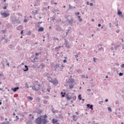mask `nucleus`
<instances>
[{
  "label": "nucleus",
  "mask_w": 124,
  "mask_h": 124,
  "mask_svg": "<svg viewBox=\"0 0 124 124\" xmlns=\"http://www.w3.org/2000/svg\"><path fill=\"white\" fill-rule=\"evenodd\" d=\"M35 124H42V119L41 117H38L36 119Z\"/></svg>",
  "instance_id": "1"
},
{
  "label": "nucleus",
  "mask_w": 124,
  "mask_h": 124,
  "mask_svg": "<svg viewBox=\"0 0 124 124\" xmlns=\"http://www.w3.org/2000/svg\"><path fill=\"white\" fill-rule=\"evenodd\" d=\"M0 14L2 18H6V17H8V16L10 15V14H7L5 12L4 13H1Z\"/></svg>",
  "instance_id": "2"
},
{
  "label": "nucleus",
  "mask_w": 124,
  "mask_h": 124,
  "mask_svg": "<svg viewBox=\"0 0 124 124\" xmlns=\"http://www.w3.org/2000/svg\"><path fill=\"white\" fill-rule=\"evenodd\" d=\"M56 31H62V29L61 28L59 25H56Z\"/></svg>",
  "instance_id": "3"
},
{
  "label": "nucleus",
  "mask_w": 124,
  "mask_h": 124,
  "mask_svg": "<svg viewBox=\"0 0 124 124\" xmlns=\"http://www.w3.org/2000/svg\"><path fill=\"white\" fill-rule=\"evenodd\" d=\"M86 106L87 108H89V109H91L92 110H93V105H91L90 104H88L86 105Z\"/></svg>",
  "instance_id": "4"
},
{
  "label": "nucleus",
  "mask_w": 124,
  "mask_h": 124,
  "mask_svg": "<svg viewBox=\"0 0 124 124\" xmlns=\"http://www.w3.org/2000/svg\"><path fill=\"white\" fill-rule=\"evenodd\" d=\"M48 82H49V83H52V84H54V85H58V83H59L57 80H48Z\"/></svg>",
  "instance_id": "5"
},
{
  "label": "nucleus",
  "mask_w": 124,
  "mask_h": 124,
  "mask_svg": "<svg viewBox=\"0 0 124 124\" xmlns=\"http://www.w3.org/2000/svg\"><path fill=\"white\" fill-rule=\"evenodd\" d=\"M52 124H60V123H58V120H57L55 118H53L52 120Z\"/></svg>",
  "instance_id": "6"
},
{
  "label": "nucleus",
  "mask_w": 124,
  "mask_h": 124,
  "mask_svg": "<svg viewBox=\"0 0 124 124\" xmlns=\"http://www.w3.org/2000/svg\"><path fill=\"white\" fill-rule=\"evenodd\" d=\"M44 76H45V77H47V78H51V76H50V75L48 73H45L44 74Z\"/></svg>",
  "instance_id": "7"
},
{
  "label": "nucleus",
  "mask_w": 124,
  "mask_h": 124,
  "mask_svg": "<svg viewBox=\"0 0 124 124\" xmlns=\"http://www.w3.org/2000/svg\"><path fill=\"white\" fill-rule=\"evenodd\" d=\"M34 113H36L38 115H40L42 113V110L39 109L38 110H35Z\"/></svg>",
  "instance_id": "8"
},
{
  "label": "nucleus",
  "mask_w": 124,
  "mask_h": 124,
  "mask_svg": "<svg viewBox=\"0 0 124 124\" xmlns=\"http://www.w3.org/2000/svg\"><path fill=\"white\" fill-rule=\"evenodd\" d=\"M11 90L14 92V93H16V92H17V90H19V87H15L14 88H12Z\"/></svg>",
  "instance_id": "9"
},
{
  "label": "nucleus",
  "mask_w": 124,
  "mask_h": 124,
  "mask_svg": "<svg viewBox=\"0 0 124 124\" xmlns=\"http://www.w3.org/2000/svg\"><path fill=\"white\" fill-rule=\"evenodd\" d=\"M41 24H42V22H38L35 25V27L36 28H39L41 26Z\"/></svg>",
  "instance_id": "10"
},
{
  "label": "nucleus",
  "mask_w": 124,
  "mask_h": 124,
  "mask_svg": "<svg viewBox=\"0 0 124 124\" xmlns=\"http://www.w3.org/2000/svg\"><path fill=\"white\" fill-rule=\"evenodd\" d=\"M38 11H39V10L37 9L36 10H34V11H33L32 13L33 15H35L36 14H37Z\"/></svg>",
  "instance_id": "11"
},
{
  "label": "nucleus",
  "mask_w": 124,
  "mask_h": 124,
  "mask_svg": "<svg viewBox=\"0 0 124 124\" xmlns=\"http://www.w3.org/2000/svg\"><path fill=\"white\" fill-rule=\"evenodd\" d=\"M13 22L14 24H21V22L18 19H15L13 21Z\"/></svg>",
  "instance_id": "12"
},
{
  "label": "nucleus",
  "mask_w": 124,
  "mask_h": 124,
  "mask_svg": "<svg viewBox=\"0 0 124 124\" xmlns=\"http://www.w3.org/2000/svg\"><path fill=\"white\" fill-rule=\"evenodd\" d=\"M67 21L69 24H72V23H73V18H72V17H71L70 19H68V18H67Z\"/></svg>",
  "instance_id": "13"
},
{
  "label": "nucleus",
  "mask_w": 124,
  "mask_h": 124,
  "mask_svg": "<svg viewBox=\"0 0 124 124\" xmlns=\"http://www.w3.org/2000/svg\"><path fill=\"white\" fill-rule=\"evenodd\" d=\"M40 117H41V119H44V120H46V118H48V116L46 114L45 115H41Z\"/></svg>",
  "instance_id": "14"
},
{
  "label": "nucleus",
  "mask_w": 124,
  "mask_h": 124,
  "mask_svg": "<svg viewBox=\"0 0 124 124\" xmlns=\"http://www.w3.org/2000/svg\"><path fill=\"white\" fill-rule=\"evenodd\" d=\"M42 122L43 123V124H46L48 122L46 119H42Z\"/></svg>",
  "instance_id": "15"
},
{
  "label": "nucleus",
  "mask_w": 124,
  "mask_h": 124,
  "mask_svg": "<svg viewBox=\"0 0 124 124\" xmlns=\"http://www.w3.org/2000/svg\"><path fill=\"white\" fill-rule=\"evenodd\" d=\"M32 89L33 91H35V92H37V91H38V88L36 89V85L33 86Z\"/></svg>",
  "instance_id": "16"
},
{
  "label": "nucleus",
  "mask_w": 124,
  "mask_h": 124,
  "mask_svg": "<svg viewBox=\"0 0 124 124\" xmlns=\"http://www.w3.org/2000/svg\"><path fill=\"white\" fill-rule=\"evenodd\" d=\"M117 14L118 16H121L122 14H123V12L120 10V9L118 10L117 11Z\"/></svg>",
  "instance_id": "17"
},
{
  "label": "nucleus",
  "mask_w": 124,
  "mask_h": 124,
  "mask_svg": "<svg viewBox=\"0 0 124 124\" xmlns=\"http://www.w3.org/2000/svg\"><path fill=\"white\" fill-rule=\"evenodd\" d=\"M78 119V118L76 115H73V121H76Z\"/></svg>",
  "instance_id": "18"
},
{
  "label": "nucleus",
  "mask_w": 124,
  "mask_h": 124,
  "mask_svg": "<svg viewBox=\"0 0 124 124\" xmlns=\"http://www.w3.org/2000/svg\"><path fill=\"white\" fill-rule=\"evenodd\" d=\"M38 31H44V28H43V27H40L38 30Z\"/></svg>",
  "instance_id": "19"
},
{
  "label": "nucleus",
  "mask_w": 124,
  "mask_h": 124,
  "mask_svg": "<svg viewBox=\"0 0 124 124\" xmlns=\"http://www.w3.org/2000/svg\"><path fill=\"white\" fill-rule=\"evenodd\" d=\"M24 67L26 68V69L23 70V71H28V70H29V67H28V65H25Z\"/></svg>",
  "instance_id": "20"
},
{
  "label": "nucleus",
  "mask_w": 124,
  "mask_h": 124,
  "mask_svg": "<svg viewBox=\"0 0 124 124\" xmlns=\"http://www.w3.org/2000/svg\"><path fill=\"white\" fill-rule=\"evenodd\" d=\"M69 83H74V79H73V78L69 79Z\"/></svg>",
  "instance_id": "21"
},
{
  "label": "nucleus",
  "mask_w": 124,
  "mask_h": 124,
  "mask_svg": "<svg viewBox=\"0 0 124 124\" xmlns=\"http://www.w3.org/2000/svg\"><path fill=\"white\" fill-rule=\"evenodd\" d=\"M38 89V91L40 90V85L39 84L36 85V89Z\"/></svg>",
  "instance_id": "22"
},
{
  "label": "nucleus",
  "mask_w": 124,
  "mask_h": 124,
  "mask_svg": "<svg viewBox=\"0 0 124 124\" xmlns=\"http://www.w3.org/2000/svg\"><path fill=\"white\" fill-rule=\"evenodd\" d=\"M54 67L55 68H59L60 67V63H56Z\"/></svg>",
  "instance_id": "23"
},
{
  "label": "nucleus",
  "mask_w": 124,
  "mask_h": 124,
  "mask_svg": "<svg viewBox=\"0 0 124 124\" xmlns=\"http://www.w3.org/2000/svg\"><path fill=\"white\" fill-rule=\"evenodd\" d=\"M78 19L79 22H82V18H81V16H78Z\"/></svg>",
  "instance_id": "24"
},
{
  "label": "nucleus",
  "mask_w": 124,
  "mask_h": 124,
  "mask_svg": "<svg viewBox=\"0 0 124 124\" xmlns=\"http://www.w3.org/2000/svg\"><path fill=\"white\" fill-rule=\"evenodd\" d=\"M26 124H32V122L31 120H29L26 122Z\"/></svg>",
  "instance_id": "25"
},
{
  "label": "nucleus",
  "mask_w": 124,
  "mask_h": 124,
  "mask_svg": "<svg viewBox=\"0 0 124 124\" xmlns=\"http://www.w3.org/2000/svg\"><path fill=\"white\" fill-rule=\"evenodd\" d=\"M65 97H66V99H67L68 100L71 99V97H69L68 96V94H66Z\"/></svg>",
  "instance_id": "26"
},
{
  "label": "nucleus",
  "mask_w": 124,
  "mask_h": 124,
  "mask_svg": "<svg viewBox=\"0 0 124 124\" xmlns=\"http://www.w3.org/2000/svg\"><path fill=\"white\" fill-rule=\"evenodd\" d=\"M99 50H100V51H102V52H104V48L103 47H99Z\"/></svg>",
  "instance_id": "27"
},
{
  "label": "nucleus",
  "mask_w": 124,
  "mask_h": 124,
  "mask_svg": "<svg viewBox=\"0 0 124 124\" xmlns=\"http://www.w3.org/2000/svg\"><path fill=\"white\" fill-rule=\"evenodd\" d=\"M61 94L62 97H64V96H65L66 93L65 92L64 93L61 92Z\"/></svg>",
  "instance_id": "28"
},
{
  "label": "nucleus",
  "mask_w": 124,
  "mask_h": 124,
  "mask_svg": "<svg viewBox=\"0 0 124 124\" xmlns=\"http://www.w3.org/2000/svg\"><path fill=\"white\" fill-rule=\"evenodd\" d=\"M64 42H65V45L68 44L69 43H68V41H67V40L64 39Z\"/></svg>",
  "instance_id": "29"
},
{
  "label": "nucleus",
  "mask_w": 124,
  "mask_h": 124,
  "mask_svg": "<svg viewBox=\"0 0 124 124\" xmlns=\"http://www.w3.org/2000/svg\"><path fill=\"white\" fill-rule=\"evenodd\" d=\"M40 66H41V68H44L45 67V65L43 63H42L40 65Z\"/></svg>",
  "instance_id": "30"
},
{
  "label": "nucleus",
  "mask_w": 124,
  "mask_h": 124,
  "mask_svg": "<svg viewBox=\"0 0 124 124\" xmlns=\"http://www.w3.org/2000/svg\"><path fill=\"white\" fill-rule=\"evenodd\" d=\"M69 88L70 89H73V88H74V85L70 84L69 85Z\"/></svg>",
  "instance_id": "31"
},
{
  "label": "nucleus",
  "mask_w": 124,
  "mask_h": 124,
  "mask_svg": "<svg viewBox=\"0 0 124 124\" xmlns=\"http://www.w3.org/2000/svg\"><path fill=\"white\" fill-rule=\"evenodd\" d=\"M81 96V94H79L78 96V98L79 100H82V97Z\"/></svg>",
  "instance_id": "32"
},
{
  "label": "nucleus",
  "mask_w": 124,
  "mask_h": 124,
  "mask_svg": "<svg viewBox=\"0 0 124 124\" xmlns=\"http://www.w3.org/2000/svg\"><path fill=\"white\" fill-rule=\"evenodd\" d=\"M119 47H120V45L115 46L114 49H115V50H117V49H118Z\"/></svg>",
  "instance_id": "33"
},
{
  "label": "nucleus",
  "mask_w": 124,
  "mask_h": 124,
  "mask_svg": "<svg viewBox=\"0 0 124 124\" xmlns=\"http://www.w3.org/2000/svg\"><path fill=\"white\" fill-rule=\"evenodd\" d=\"M27 98H28V99H30V100H32L33 99V98H32V97H31V96H28V97H27Z\"/></svg>",
  "instance_id": "34"
},
{
  "label": "nucleus",
  "mask_w": 124,
  "mask_h": 124,
  "mask_svg": "<svg viewBox=\"0 0 124 124\" xmlns=\"http://www.w3.org/2000/svg\"><path fill=\"white\" fill-rule=\"evenodd\" d=\"M1 32L2 33H4V34L6 33V29H5V30H2Z\"/></svg>",
  "instance_id": "35"
},
{
  "label": "nucleus",
  "mask_w": 124,
  "mask_h": 124,
  "mask_svg": "<svg viewBox=\"0 0 124 124\" xmlns=\"http://www.w3.org/2000/svg\"><path fill=\"white\" fill-rule=\"evenodd\" d=\"M51 111H52V113H54V114H55V113H56V111H55L54 108H51Z\"/></svg>",
  "instance_id": "36"
},
{
  "label": "nucleus",
  "mask_w": 124,
  "mask_h": 124,
  "mask_svg": "<svg viewBox=\"0 0 124 124\" xmlns=\"http://www.w3.org/2000/svg\"><path fill=\"white\" fill-rule=\"evenodd\" d=\"M69 9H73V7L70 5V4L69 5Z\"/></svg>",
  "instance_id": "37"
},
{
  "label": "nucleus",
  "mask_w": 124,
  "mask_h": 124,
  "mask_svg": "<svg viewBox=\"0 0 124 124\" xmlns=\"http://www.w3.org/2000/svg\"><path fill=\"white\" fill-rule=\"evenodd\" d=\"M44 98H45V99H49V97L48 96H44Z\"/></svg>",
  "instance_id": "38"
},
{
  "label": "nucleus",
  "mask_w": 124,
  "mask_h": 124,
  "mask_svg": "<svg viewBox=\"0 0 124 124\" xmlns=\"http://www.w3.org/2000/svg\"><path fill=\"white\" fill-rule=\"evenodd\" d=\"M25 87H27V89H29V84L27 82L25 83Z\"/></svg>",
  "instance_id": "39"
},
{
  "label": "nucleus",
  "mask_w": 124,
  "mask_h": 124,
  "mask_svg": "<svg viewBox=\"0 0 124 124\" xmlns=\"http://www.w3.org/2000/svg\"><path fill=\"white\" fill-rule=\"evenodd\" d=\"M108 111H110V112H112V109L110 107L108 108Z\"/></svg>",
  "instance_id": "40"
},
{
  "label": "nucleus",
  "mask_w": 124,
  "mask_h": 124,
  "mask_svg": "<svg viewBox=\"0 0 124 124\" xmlns=\"http://www.w3.org/2000/svg\"><path fill=\"white\" fill-rule=\"evenodd\" d=\"M2 39L5 40L6 41H7L8 40V39H7V38H5V37H2Z\"/></svg>",
  "instance_id": "41"
},
{
  "label": "nucleus",
  "mask_w": 124,
  "mask_h": 124,
  "mask_svg": "<svg viewBox=\"0 0 124 124\" xmlns=\"http://www.w3.org/2000/svg\"><path fill=\"white\" fill-rule=\"evenodd\" d=\"M33 119H34V116H32V117L31 118H30V120H31V121H32V120H33Z\"/></svg>",
  "instance_id": "42"
},
{
  "label": "nucleus",
  "mask_w": 124,
  "mask_h": 124,
  "mask_svg": "<svg viewBox=\"0 0 124 124\" xmlns=\"http://www.w3.org/2000/svg\"><path fill=\"white\" fill-rule=\"evenodd\" d=\"M102 103H103V101H99V104L100 105H102Z\"/></svg>",
  "instance_id": "43"
},
{
  "label": "nucleus",
  "mask_w": 124,
  "mask_h": 124,
  "mask_svg": "<svg viewBox=\"0 0 124 124\" xmlns=\"http://www.w3.org/2000/svg\"><path fill=\"white\" fill-rule=\"evenodd\" d=\"M21 26H19L17 27L16 30H21Z\"/></svg>",
  "instance_id": "44"
},
{
  "label": "nucleus",
  "mask_w": 124,
  "mask_h": 124,
  "mask_svg": "<svg viewBox=\"0 0 124 124\" xmlns=\"http://www.w3.org/2000/svg\"><path fill=\"white\" fill-rule=\"evenodd\" d=\"M39 54H41V52L40 53H36L35 54V56H36V57H38V56H39Z\"/></svg>",
  "instance_id": "45"
},
{
  "label": "nucleus",
  "mask_w": 124,
  "mask_h": 124,
  "mask_svg": "<svg viewBox=\"0 0 124 124\" xmlns=\"http://www.w3.org/2000/svg\"><path fill=\"white\" fill-rule=\"evenodd\" d=\"M76 96H74V97H73L74 101H75V100H76Z\"/></svg>",
  "instance_id": "46"
},
{
  "label": "nucleus",
  "mask_w": 124,
  "mask_h": 124,
  "mask_svg": "<svg viewBox=\"0 0 124 124\" xmlns=\"http://www.w3.org/2000/svg\"><path fill=\"white\" fill-rule=\"evenodd\" d=\"M48 102L47 101V100H44L43 101V103L44 104H46V103H47Z\"/></svg>",
  "instance_id": "47"
},
{
  "label": "nucleus",
  "mask_w": 124,
  "mask_h": 124,
  "mask_svg": "<svg viewBox=\"0 0 124 124\" xmlns=\"http://www.w3.org/2000/svg\"><path fill=\"white\" fill-rule=\"evenodd\" d=\"M93 62H96V61H95L96 60H97V58H95V57L93 58Z\"/></svg>",
  "instance_id": "48"
},
{
  "label": "nucleus",
  "mask_w": 124,
  "mask_h": 124,
  "mask_svg": "<svg viewBox=\"0 0 124 124\" xmlns=\"http://www.w3.org/2000/svg\"><path fill=\"white\" fill-rule=\"evenodd\" d=\"M65 45V47H66V48H70V46H69V45H68V44Z\"/></svg>",
  "instance_id": "49"
},
{
  "label": "nucleus",
  "mask_w": 124,
  "mask_h": 124,
  "mask_svg": "<svg viewBox=\"0 0 124 124\" xmlns=\"http://www.w3.org/2000/svg\"><path fill=\"white\" fill-rule=\"evenodd\" d=\"M44 10H46V11H47V10H48L47 7H44Z\"/></svg>",
  "instance_id": "50"
},
{
  "label": "nucleus",
  "mask_w": 124,
  "mask_h": 124,
  "mask_svg": "<svg viewBox=\"0 0 124 124\" xmlns=\"http://www.w3.org/2000/svg\"><path fill=\"white\" fill-rule=\"evenodd\" d=\"M119 76H123V75H124V73H120L119 74Z\"/></svg>",
  "instance_id": "51"
},
{
  "label": "nucleus",
  "mask_w": 124,
  "mask_h": 124,
  "mask_svg": "<svg viewBox=\"0 0 124 124\" xmlns=\"http://www.w3.org/2000/svg\"><path fill=\"white\" fill-rule=\"evenodd\" d=\"M80 15V13L79 12L75 13V15L76 16H77L78 15Z\"/></svg>",
  "instance_id": "52"
},
{
  "label": "nucleus",
  "mask_w": 124,
  "mask_h": 124,
  "mask_svg": "<svg viewBox=\"0 0 124 124\" xmlns=\"http://www.w3.org/2000/svg\"><path fill=\"white\" fill-rule=\"evenodd\" d=\"M91 84V88H93L94 87H95V85L93 84V83Z\"/></svg>",
  "instance_id": "53"
},
{
  "label": "nucleus",
  "mask_w": 124,
  "mask_h": 124,
  "mask_svg": "<svg viewBox=\"0 0 124 124\" xmlns=\"http://www.w3.org/2000/svg\"><path fill=\"white\" fill-rule=\"evenodd\" d=\"M53 39H54V40H57L58 41H59V38H58L54 37Z\"/></svg>",
  "instance_id": "54"
},
{
  "label": "nucleus",
  "mask_w": 124,
  "mask_h": 124,
  "mask_svg": "<svg viewBox=\"0 0 124 124\" xmlns=\"http://www.w3.org/2000/svg\"><path fill=\"white\" fill-rule=\"evenodd\" d=\"M81 77H82V78H86V76L83 75H81Z\"/></svg>",
  "instance_id": "55"
},
{
  "label": "nucleus",
  "mask_w": 124,
  "mask_h": 124,
  "mask_svg": "<svg viewBox=\"0 0 124 124\" xmlns=\"http://www.w3.org/2000/svg\"><path fill=\"white\" fill-rule=\"evenodd\" d=\"M23 22L24 23H27L28 22V20H27L26 19H24L23 20Z\"/></svg>",
  "instance_id": "56"
},
{
  "label": "nucleus",
  "mask_w": 124,
  "mask_h": 124,
  "mask_svg": "<svg viewBox=\"0 0 124 124\" xmlns=\"http://www.w3.org/2000/svg\"><path fill=\"white\" fill-rule=\"evenodd\" d=\"M70 29H71V27H69V29L66 30L67 31V32H69L70 31Z\"/></svg>",
  "instance_id": "57"
},
{
  "label": "nucleus",
  "mask_w": 124,
  "mask_h": 124,
  "mask_svg": "<svg viewBox=\"0 0 124 124\" xmlns=\"http://www.w3.org/2000/svg\"><path fill=\"white\" fill-rule=\"evenodd\" d=\"M39 3H38V1H37V3H36L35 4H34L35 6H38Z\"/></svg>",
  "instance_id": "58"
},
{
  "label": "nucleus",
  "mask_w": 124,
  "mask_h": 124,
  "mask_svg": "<svg viewBox=\"0 0 124 124\" xmlns=\"http://www.w3.org/2000/svg\"><path fill=\"white\" fill-rule=\"evenodd\" d=\"M7 8V6H5L3 7V9H6Z\"/></svg>",
  "instance_id": "59"
},
{
  "label": "nucleus",
  "mask_w": 124,
  "mask_h": 124,
  "mask_svg": "<svg viewBox=\"0 0 124 124\" xmlns=\"http://www.w3.org/2000/svg\"><path fill=\"white\" fill-rule=\"evenodd\" d=\"M116 33H120V30H118L116 31Z\"/></svg>",
  "instance_id": "60"
},
{
  "label": "nucleus",
  "mask_w": 124,
  "mask_h": 124,
  "mask_svg": "<svg viewBox=\"0 0 124 124\" xmlns=\"http://www.w3.org/2000/svg\"><path fill=\"white\" fill-rule=\"evenodd\" d=\"M89 5H90V6H93V3H90Z\"/></svg>",
  "instance_id": "61"
},
{
  "label": "nucleus",
  "mask_w": 124,
  "mask_h": 124,
  "mask_svg": "<svg viewBox=\"0 0 124 124\" xmlns=\"http://www.w3.org/2000/svg\"><path fill=\"white\" fill-rule=\"evenodd\" d=\"M121 67H122V68H124V64H122L121 65Z\"/></svg>",
  "instance_id": "62"
},
{
  "label": "nucleus",
  "mask_w": 124,
  "mask_h": 124,
  "mask_svg": "<svg viewBox=\"0 0 124 124\" xmlns=\"http://www.w3.org/2000/svg\"><path fill=\"white\" fill-rule=\"evenodd\" d=\"M35 62V58H34L33 60H32L31 62Z\"/></svg>",
  "instance_id": "63"
},
{
  "label": "nucleus",
  "mask_w": 124,
  "mask_h": 124,
  "mask_svg": "<svg viewBox=\"0 0 124 124\" xmlns=\"http://www.w3.org/2000/svg\"><path fill=\"white\" fill-rule=\"evenodd\" d=\"M122 49H124V45L122 44Z\"/></svg>",
  "instance_id": "64"
}]
</instances>
